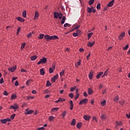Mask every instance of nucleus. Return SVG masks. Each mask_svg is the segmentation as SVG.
Wrapping results in <instances>:
<instances>
[{"mask_svg":"<svg viewBox=\"0 0 130 130\" xmlns=\"http://www.w3.org/2000/svg\"><path fill=\"white\" fill-rule=\"evenodd\" d=\"M81 127H82V123H78L77 124V128H80Z\"/></svg>","mask_w":130,"mask_h":130,"instance_id":"obj_32","label":"nucleus"},{"mask_svg":"<svg viewBox=\"0 0 130 130\" xmlns=\"http://www.w3.org/2000/svg\"><path fill=\"white\" fill-rule=\"evenodd\" d=\"M76 95L75 97V100H77V99H78V98H79V96H80V94H77V93H76Z\"/></svg>","mask_w":130,"mask_h":130,"instance_id":"obj_54","label":"nucleus"},{"mask_svg":"<svg viewBox=\"0 0 130 130\" xmlns=\"http://www.w3.org/2000/svg\"><path fill=\"white\" fill-rule=\"evenodd\" d=\"M83 118L85 120L88 121L90 120V118H91V116L88 115H84Z\"/></svg>","mask_w":130,"mask_h":130,"instance_id":"obj_13","label":"nucleus"},{"mask_svg":"<svg viewBox=\"0 0 130 130\" xmlns=\"http://www.w3.org/2000/svg\"><path fill=\"white\" fill-rule=\"evenodd\" d=\"M25 45H26V43H23L21 46V50H23V49H24V48L25 47Z\"/></svg>","mask_w":130,"mask_h":130,"instance_id":"obj_30","label":"nucleus"},{"mask_svg":"<svg viewBox=\"0 0 130 130\" xmlns=\"http://www.w3.org/2000/svg\"><path fill=\"white\" fill-rule=\"evenodd\" d=\"M113 4H114V0H112L107 5V7L109 8L112 7L113 6Z\"/></svg>","mask_w":130,"mask_h":130,"instance_id":"obj_12","label":"nucleus"},{"mask_svg":"<svg viewBox=\"0 0 130 130\" xmlns=\"http://www.w3.org/2000/svg\"><path fill=\"white\" fill-rule=\"evenodd\" d=\"M78 66H81V60H79V61L77 62V64H75L76 68H78Z\"/></svg>","mask_w":130,"mask_h":130,"instance_id":"obj_41","label":"nucleus"},{"mask_svg":"<svg viewBox=\"0 0 130 130\" xmlns=\"http://www.w3.org/2000/svg\"><path fill=\"white\" fill-rule=\"evenodd\" d=\"M114 101H115V102H117V101H118V95H116L114 99Z\"/></svg>","mask_w":130,"mask_h":130,"instance_id":"obj_36","label":"nucleus"},{"mask_svg":"<svg viewBox=\"0 0 130 130\" xmlns=\"http://www.w3.org/2000/svg\"><path fill=\"white\" fill-rule=\"evenodd\" d=\"M15 86H19V82H18V81H15Z\"/></svg>","mask_w":130,"mask_h":130,"instance_id":"obj_57","label":"nucleus"},{"mask_svg":"<svg viewBox=\"0 0 130 130\" xmlns=\"http://www.w3.org/2000/svg\"><path fill=\"white\" fill-rule=\"evenodd\" d=\"M101 118L102 119H106V115L104 114H102V115L101 116Z\"/></svg>","mask_w":130,"mask_h":130,"instance_id":"obj_20","label":"nucleus"},{"mask_svg":"<svg viewBox=\"0 0 130 130\" xmlns=\"http://www.w3.org/2000/svg\"><path fill=\"white\" fill-rule=\"evenodd\" d=\"M40 73L42 75V76H44V74H45V72H44V69L43 68L41 69L40 70Z\"/></svg>","mask_w":130,"mask_h":130,"instance_id":"obj_16","label":"nucleus"},{"mask_svg":"<svg viewBox=\"0 0 130 130\" xmlns=\"http://www.w3.org/2000/svg\"><path fill=\"white\" fill-rule=\"evenodd\" d=\"M3 94L5 95V96H8V95H9V93H8V92H7V91L5 90L3 92Z\"/></svg>","mask_w":130,"mask_h":130,"instance_id":"obj_50","label":"nucleus"},{"mask_svg":"<svg viewBox=\"0 0 130 130\" xmlns=\"http://www.w3.org/2000/svg\"><path fill=\"white\" fill-rule=\"evenodd\" d=\"M87 93L89 94V95H92L93 93V90H92L91 88H89L87 91Z\"/></svg>","mask_w":130,"mask_h":130,"instance_id":"obj_15","label":"nucleus"},{"mask_svg":"<svg viewBox=\"0 0 130 130\" xmlns=\"http://www.w3.org/2000/svg\"><path fill=\"white\" fill-rule=\"evenodd\" d=\"M88 103V99H84L82 100H81L79 104V105H83V104H87V103Z\"/></svg>","mask_w":130,"mask_h":130,"instance_id":"obj_4","label":"nucleus"},{"mask_svg":"<svg viewBox=\"0 0 130 130\" xmlns=\"http://www.w3.org/2000/svg\"><path fill=\"white\" fill-rule=\"evenodd\" d=\"M49 73L50 74H52V73H53V69H52V68H49Z\"/></svg>","mask_w":130,"mask_h":130,"instance_id":"obj_51","label":"nucleus"},{"mask_svg":"<svg viewBox=\"0 0 130 130\" xmlns=\"http://www.w3.org/2000/svg\"><path fill=\"white\" fill-rule=\"evenodd\" d=\"M95 44V41H92V42H88L87 43V46H89V47H92L93 45Z\"/></svg>","mask_w":130,"mask_h":130,"instance_id":"obj_9","label":"nucleus"},{"mask_svg":"<svg viewBox=\"0 0 130 130\" xmlns=\"http://www.w3.org/2000/svg\"><path fill=\"white\" fill-rule=\"evenodd\" d=\"M96 9L98 10H100V9H101V4L100 3L97 4Z\"/></svg>","mask_w":130,"mask_h":130,"instance_id":"obj_29","label":"nucleus"},{"mask_svg":"<svg viewBox=\"0 0 130 130\" xmlns=\"http://www.w3.org/2000/svg\"><path fill=\"white\" fill-rule=\"evenodd\" d=\"M19 108V106L17 104H14L13 106H11L9 109H14V110H16V109H18Z\"/></svg>","mask_w":130,"mask_h":130,"instance_id":"obj_6","label":"nucleus"},{"mask_svg":"<svg viewBox=\"0 0 130 130\" xmlns=\"http://www.w3.org/2000/svg\"><path fill=\"white\" fill-rule=\"evenodd\" d=\"M73 36L74 37H77L78 36V34L77 32H74V33L73 34Z\"/></svg>","mask_w":130,"mask_h":130,"instance_id":"obj_56","label":"nucleus"},{"mask_svg":"<svg viewBox=\"0 0 130 130\" xmlns=\"http://www.w3.org/2000/svg\"><path fill=\"white\" fill-rule=\"evenodd\" d=\"M54 17L55 19H61L62 18V14L61 13H58V12H54Z\"/></svg>","mask_w":130,"mask_h":130,"instance_id":"obj_2","label":"nucleus"},{"mask_svg":"<svg viewBox=\"0 0 130 130\" xmlns=\"http://www.w3.org/2000/svg\"><path fill=\"white\" fill-rule=\"evenodd\" d=\"M22 16L24 17V18H26L27 17V12L24 10L22 13Z\"/></svg>","mask_w":130,"mask_h":130,"instance_id":"obj_22","label":"nucleus"},{"mask_svg":"<svg viewBox=\"0 0 130 130\" xmlns=\"http://www.w3.org/2000/svg\"><path fill=\"white\" fill-rule=\"evenodd\" d=\"M58 110V108H54L51 109L52 112H55Z\"/></svg>","mask_w":130,"mask_h":130,"instance_id":"obj_25","label":"nucleus"},{"mask_svg":"<svg viewBox=\"0 0 130 130\" xmlns=\"http://www.w3.org/2000/svg\"><path fill=\"white\" fill-rule=\"evenodd\" d=\"M128 44L126 45V46L123 48V50H126L128 48Z\"/></svg>","mask_w":130,"mask_h":130,"instance_id":"obj_43","label":"nucleus"},{"mask_svg":"<svg viewBox=\"0 0 130 130\" xmlns=\"http://www.w3.org/2000/svg\"><path fill=\"white\" fill-rule=\"evenodd\" d=\"M76 88H77V87H76V86H75L74 87H71V88L70 89L71 92H74V90H76Z\"/></svg>","mask_w":130,"mask_h":130,"instance_id":"obj_45","label":"nucleus"},{"mask_svg":"<svg viewBox=\"0 0 130 130\" xmlns=\"http://www.w3.org/2000/svg\"><path fill=\"white\" fill-rule=\"evenodd\" d=\"M46 61H47V58L43 57V58L41 59L38 62L37 64H40L41 63H46Z\"/></svg>","mask_w":130,"mask_h":130,"instance_id":"obj_3","label":"nucleus"},{"mask_svg":"<svg viewBox=\"0 0 130 130\" xmlns=\"http://www.w3.org/2000/svg\"><path fill=\"white\" fill-rule=\"evenodd\" d=\"M109 73V71L108 70V69H107L104 73V75L102 77V78H103V77L105 76H107V75H108V74Z\"/></svg>","mask_w":130,"mask_h":130,"instance_id":"obj_17","label":"nucleus"},{"mask_svg":"<svg viewBox=\"0 0 130 130\" xmlns=\"http://www.w3.org/2000/svg\"><path fill=\"white\" fill-rule=\"evenodd\" d=\"M84 49H83V48H80V49H79L80 52H84Z\"/></svg>","mask_w":130,"mask_h":130,"instance_id":"obj_62","label":"nucleus"},{"mask_svg":"<svg viewBox=\"0 0 130 130\" xmlns=\"http://www.w3.org/2000/svg\"><path fill=\"white\" fill-rule=\"evenodd\" d=\"M0 83L1 84H3V83H4V78H1V79L0 80Z\"/></svg>","mask_w":130,"mask_h":130,"instance_id":"obj_61","label":"nucleus"},{"mask_svg":"<svg viewBox=\"0 0 130 130\" xmlns=\"http://www.w3.org/2000/svg\"><path fill=\"white\" fill-rule=\"evenodd\" d=\"M124 36H125V33L124 32H121L119 36V40H122V39H123V37H124Z\"/></svg>","mask_w":130,"mask_h":130,"instance_id":"obj_8","label":"nucleus"},{"mask_svg":"<svg viewBox=\"0 0 130 130\" xmlns=\"http://www.w3.org/2000/svg\"><path fill=\"white\" fill-rule=\"evenodd\" d=\"M126 117H127V118H130V115L128 114H126Z\"/></svg>","mask_w":130,"mask_h":130,"instance_id":"obj_64","label":"nucleus"},{"mask_svg":"<svg viewBox=\"0 0 130 130\" xmlns=\"http://www.w3.org/2000/svg\"><path fill=\"white\" fill-rule=\"evenodd\" d=\"M27 100H30V99H34V96H31L30 95L27 96Z\"/></svg>","mask_w":130,"mask_h":130,"instance_id":"obj_42","label":"nucleus"},{"mask_svg":"<svg viewBox=\"0 0 130 130\" xmlns=\"http://www.w3.org/2000/svg\"><path fill=\"white\" fill-rule=\"evenodd\" d=\"M1 123H3L4 124L7 123V119H2L1 120Z\"/></svg>","mask_w":130,"mask_h":130,"instance_id":"obj_26","label":"nucleus"},{"mask_svg":"<svg viewBox=\"0 0 130 130\" xmlns=\"http://www.w3.org/2000/svg\"><path fill=\"white\" fill-rule=\"evenodd\" d=\"M16 98H17V95H12L11 96V99L12 100H14V99H16Z\"/></svg>","mask_w":130,"mask_h":130,"instance_id":"obj_47","label":"nucleus"},{"mask_svg":"<svg viewBox=\"0 0 130 130\" xmlns=\"http://www.w3.org/2000/svg\"><path fill=\"white\" fill-rule=\"evenodd\" d=\"M120 104L121 105H123V104H124V101H122V102H120Z\"/></svg>","mask_w":130,"mask_h":130,"instance_id":"obj_63","label":"nucleus"},{"mask_svg":"<svg viewBox=\"0 0 130 130\" xmlns=\"http://www.w3.org/2000/svg\"><path fill=\"white\" fill-rule=\"evenodd\" d=\"M44 39L46 41H49V40H56V39H58V37L57 36H49L48 35L44 36Z\"/></svg>","mask_w":130,"mask_h":130,"instance_id":"obj_1","label":"nucleus"},{"mask_svg":"<svg viewBox=\"0 0 130 130\" xmlns=\"http://www.w3.org/2000/svg\"><path fill=\"white\" fill-rule=\"evenodd\" d=\"M87 12L89 14H90V13H92V10H91V9L89 7H87Z\"/></svg>","mask_w":130,"mask_h":130,"instance_id":"obj_37","label":"nucleus"},{"mask_svg":"<svg viewBox=\"0 0 130 130\" xmlns=\"http://www.w3.org/2000/svg\"><path fill=\"white\" fill-rule=\"evenodd\" d=\"M94 0H89L88 2V4L89 6H92L94 4Z\"/></svg>","mask_w":130,"mask_h":130,"instance_id":"obj_24","label":"nucleus"},{"mask_svg":"<svg viewBox=\"0 0 130 130\" xmlns=\"http://www.w3.org/2000/svg\"><path fill=\"white\" fill-rule=\"evenodd\" d=\"M52 70H55V63H53L52 64Z\"/></svg>","mask_w":130,"mask_h":130,"instance_id":"obj_55","label":"nucleus"},{"mask_svg":"<svg viewBox=\"0 0 130 130\" xmlns=\"http://www.w3.org/2000/svg\"><path fill=\"white\" fill-rule=\"evenodd\" d=\"M55 117L52 116H49V120L50 121H52V120H53V119H54Z\"/></svg>","mask_w":130,"mask_h":130,"instance_id":"obj_33","label":"nucleus"},{"mask_svg":"<svg viewBox=\"0 0 130 130\" xmlns=\"http://www.w3.org/2000/svg\"><path fill=\"white\" fill-rule=\"evenodd\" d=\"M92 35H93V32L88 34L87 37L91 38V36H92Z\"/></svg>","mask_w":130,"mask_h":130,"instance_id":"obj_52","label":"nucleus"},{"mask_svg":"<svg viewBox=\"0 0 130 130\" xmlns=\"http://www.w3.org/2000/svg\"><path fill=\"white\" fill-rule=\"evenodd\" d=\"M28 109H27L25 110V114H32V113H33L34 112V110H29Z\"/></svg>","mask_w":130,"mask_h":130,"instance_id":"obj_7","label":"nucleus"},{"mask_svg":"<svg viewBox=\"0 0 130 130\" xmlns=\"http://www.w3.org/2000/svg\"><path fill=\"white\" fill-rule=\"evenodd\" d=\"M37 58V56L34 55L30 57L31 60H35Z\"/></svg>","mask_w":130,"mask_h":130,"instance_id":"obj_27","label":"nucleus"},{"mask_svg":"<svg viewBox=\"0 0 130 130\" xmlns=\"http://www.w3.org/2000/svg\"><path fill=\"white\" fill-rule=\"evenodd\" d=\"M69 97H70V98L73 99V98H74V94H73V93H70L69 94Z\"/></svg>","mask_w":130,"mask_h":130,"instance_id":"obj_49","label":"nucleus"},{"mask_svg":"<svg viewBox=\"0 0 130 130\" xmlns=\"http://www.w3.org/2000/svg\"><path fill=\"white\" fill-rule=\"evenodd\" d=\"M70 105H71V106H74V104L73 103V101H70Z\"/></svg>","mask_w":130,"mask_h":130,"instance_id":"obj_59","label":"nucleus"},{"mask_svg":"<svg viewBox=\"0 0 130 130\" xmlns=\"http://www.w3.org/2000/svg\"><path fill=\"white\" fill-rule=\"evenodd\" d=\"M101 104L102 106H104L105 105H106V101L104 100L101 103Z\"/></svg>","mask_w":130,"mask_h":130,"instance_id":"obj_28","label":"nucleus"},{"mask_svg":"<svg viewBox=\"0 0 130 130\" xmlns=\"http://www.w3.org/2000/svg\"><path fill=\"white\" fill-rule=\"evenodd\" d=\"M71 125H76V119H73V120L71 121Z\"/></svg>","mask_w":130,"mask_h":130,"instance_id":"obj_23","label":"nucleus"},{"mask_svg":"<svg viewBox=\"0 0 130 130\" xmlns=\"http://www.w3.org/2000/svg\"><path fill=\"white\" fill-rule=\"evenodd\" d=\"M103 75V72L99 73L97 75H96V79H99Z\"/></svg>","mask_w":130,"mask_h":130,"instance_id":"obj_18","label":"nucleus"},{"mask_svg":"<svg viewBox=\"0 0 130 130\" xmlns=\"http://www.w3.org/2000/svg\"><path fill=\"white\" fill-rule=\"evenodd\" d=\"M17 20L19 21V22H24L25 21V19L21 18V17H17Z\"/></svg>","mask_w":130,"mask_h":130,"instance_id":"obj_21","label":"nucleus"},{"mask_svg":"<svg viewBox=\"0 0 130 130\" xmlns=\"http://www.w3.org/2000/svg\"><path fill=\"white\" fill-rule=\"evenodd\" d=\"M61 115L63 117H64L67 115V111H64L62 114Z\"/></svg>","mask_w":130,"mask_h":130,"instance_id":"obj_40","label":"nucleus"},{"mask_svg":"<svg viewBox=\"0 0 130 130\" xmlns=\"http://www.w3.org/2000/svg\"><path fill=\"white\" fill-rule=\"evenodd\" d=\"M16 116V114H12L10 117L11 118V119H14L15 118V117Z\"/></svg>","mask_w":130,"mask_h":130,"instance_id":"obj_48","label":"nucleus"},{"mask_svg":"<svg viewBox=\"0 0 130 130\" xmlns=\"http://www.w3.org/2000/svg\"><path fill=\"white\" fill-rule=\"evenodd\" d=\"M59 100L60 102H63L66 101V99H61V98H59Z\"/></svg>","mask_w":130,"mask_h":130,"instance_id":"obj_46","label":"nucleus"},{"mask_svg":"<svg viewBox=\"0 0 130 130\" xmlns=\"http://www.w3.org/2000/svg\"><path fill=\"white\" fill-rule=\"evenodd\" d=\"M71 24H69V23H65L64 24V27L66 28L67 27H71Z\"/></svg>","mask_w":130,"mask_h":130,"instance_id":"obj_44","label":"nucleus"},{"mask_svg":"<svg viewBox=\"0 0 130 130\" xmlns=\"http://www.w3.org/2000/svg\"><path fill=\"white\" fill-rule=\"evenodd\" d=\"M37 130H44V127H39Z\"/></svg>","mask_w":130,"mask_h":130,"instance_id":"obj_60","label":"nucleus"},{"mask_svg":"<svg viewBox=\"0 0 130 130\" xmlns=\"http://www.w3.org/2000/svg\"><path fill=\"white\" fill-rule=\"evenodd\" d=\"M32 82V79H28L26 83V86H29V83Z\"/></svg>","mask_w":130,"mask_h":130,"instance_id":"obj_31","label":"nucleus"},{"mask_svg":"<svg viewBox=\"0 0 130 130\" xmlns=\"http://www.w3.org/2000/svg\"><path fill=\"white\" fill-rule=\"evenodd\" d=\"M93 72H90L88 75V77H89V79H90V80H92V79H93Z\"/></svg>","mask_w":130,"mask_h":130,"instance_id":"obj_14","label":"nucleus"},{"mask_svg":"<svg viewBox=\"0 0 130 130\" xmlns=\"http://www.w3.org/2000/svg\"><path fill=\"white\" fill-rule=\"evenodd\" d=\"M83 95L84 96H85V97H88V94L86 92H84Z\"/></svg>","mask_w":130,"mask_h":130,"instance_id":"obj_58","label":"nucleus"},{"mask_svg":"<svg viewBox=\"0 0 130 130\" xmlns=\"http://www.w3.org/2000/svg\"><path fill=\"white\" fill-rule=\"evenodd\" d=\"M90 9L92 10V13H93V14L96 13V9H94V7H91Z\"/></svg>","mask_w":130,"mask_h":130,"instance_id":"obj_39","label":"nucleus"},{"mask_svg":"<svg viewBox=\"0 0 130 130\" xmlns=\"http://www.w3.org/2000/svg\"><path fill=\"white\" fill-rule=\"evenodd\" d=\"M33 34V32H29L28 35H27V37L29 38V37H31V36H32V35Z\"/></svg>","mask_w":130,"mask_h":130,"instance_id":"obj_53","label":"nucleus"},{"mask_svg":"<svg viewBox=\"0 0 130 130\" xmlns=\"http://www.w3.org/2000/svg\"><path fill=\"white\" fill-rule=\"evenodd\" d=\"M38 18H39V13H38V12L36 11L34 20H37V19H38Z\"/></svg>","mask_w":130,"mask_h":130,"instance_id":"obj_10","label":"nucleus"},{"mask_svg":"<svg viewBox=\"0 0 130 130\" xmlns=\"http://www.w3.org/2000/svg\"><path fill=\"white\" fill-rule=\"evenodd\" d=\"M59 75L60 76V77H62V76H63V75H64V70H62L61 72H60L59 73Z\"/></svg>","mask_w":130,"mask_h":130,"instance_id":"obj_34","label":"nucleus"},{"mask_svg":"<svg viewBox=\"0 0 130 130\" xmlns=\"http://www.w3.org/2000/svg\"><path fill=\"white\" fill-rule=\"evenodd\" d=\"M58 77V75H54V77L51 79V81L53 83H54L55 82V80L57 79V77Z\"/></svg>","mask_w":130,"mask_h":130,"instance_id":"obj_11","label":"nucleus"},{"mask_svg":"<svg viewBox=\"0 0 130 130\" xmlns=\"http://www.w3.org/2000/svg\"><path fill=\"white\" fill-rule=\"evenodd\" d=\"M64 22H66V16H63L61 21V24H64Z\"/></svg>","mask_w":130,"mask_h":130,"instance_id":"obj_19","label":"nucleus"},{"mask_svg":"<svg viewBox=\"0 0 130 130\" xmlns=\"http://www.w3.org/2000/svg\"><path fill=\"white\" fill-rule=\"evenodd\" d=\"M43 37H44V34H40L39 37V39H43Z\"/></svg>","mask_w":130,"mask_h":130,"instance_id":"obj_35","label":"nucleus"},{"mask_svg":"<svg viewBox=\"0 0 130 130\" xmlns=\"http://www.w3.org/2000/svg\"><path fill=\"white\" fill-rule=\"evenodd\" d=\"M16 69H17V66H14L12 68H8V70L9 71V72H11V73H14Z\"/></svg>","mask_w":130,"mask_h":130,"instance_id":"obj_5","label":"nucleus"},{"mask_svg":"<svg viewBox=\"0 0 130 130\" xmlns=\"http://www.w3.org/2000/svg\"><path fill=\"white\" fill-rule=\"evenodd\" d=\"M46 86L47 87H49V86H51V83H50V82L49 81H47Z\"/></svg>","mask_w":130,"mask_h":130,"instance_id":"obj_38","label":"nucleus"}]
</instances>
